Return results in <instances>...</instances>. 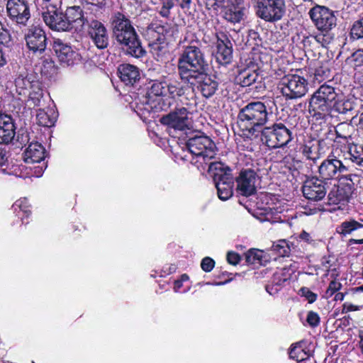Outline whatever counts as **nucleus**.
Here are the masks:
<instances>
[{
  "label": "nucleus",
  "mask_w": 363,
  "mask_h": 363,
  "mask_svg": "<svg viewBox=\"0 0 363 363\" xmlns=\"http://www.w3.org/2000/svg\"><path fill=\"white\" fill-rule=\"evenodd\" d=\"M259 133L262 143L272 149L284 147L292 140L291 131L281 123L265 126Z\"/></svg>",
  "instance_id": "39448f33"
},
{
  "label": "nucleus",
  "mask_w": 363,
  "mask_h": 363,
  "mask_svg": "<svg viewBox=\"0 0 363 363\" xmlns=\"http://www.w3.org/2000/svg\"><path fill=\"white\" fill-rule=\"evenodd\" d=\"M302 192L306 199L311 201H319L327 194V183L320 177H312L305 181Z\"/></svg>",
  "instance_id": "4468645a"
},
{
  "label": "nucleus",
  "mask_w": 363,
  "mask_h": 363,
  "mask_svg": "<svg viewBox=\"0 0 363 363\" xmlns=\"http://www.w3.org/2000/svg\"><path fill=\"white\" fill-rule=\"evenodd\" d=\"M214 182L217 189L218 196L220 200L226 201L233 196L234 184L233 176L230 177L224 176L223 179Z\"/></svg>",
  "instance_id": "a878e982"
},
{
  "label": "nucleus",
  "mask_w": 363,
  "mask_h": 363,
  "mask_svg": "<svg viewBox=\"0 0 363 363\" xmlns=\"http://www.w3.org/2000/svg\"><path fill=\"white\" fill-rule=\"evenodd\" d=\"M45 157V150L39 143H31L23 152V160L27 164L40 163Z\"/></svg>",
  "instance_id": "b1692460"
},
{
  "label": "nucleus",
  "mask_w": 363,
  "mask_h": 363,
  "mask_svg": "<svg viewBox=\"0 0 363 363\" xmlns=\"http://www.w3.org/2000/svg\"><path fill=\"white\" fill-rule=\"evenodd\" d=\"M259 259L260 256L257 251L250 250L245 254V260L250 264H254L257 261H259Z\"/></svg>",
  "instance_id": "603ef678"
},
{
  "label": "nucleus",
  "mask_w": 363,
  "mask_h": 363,
  "mask_svg": "<svg viewBox=\"0 0 363 363\" xmlns=\"http://www.w3.org/2000/svg\"><path fill=\"white\" fill-rule=\"evenodd\" d=\"M207 71L205 70L189 77V80H186L184 82L196 86L203 97L210 98L216 94L219 83L216 80V77L208 74Z\"/></svg>",
  "instance_id": "f8f14e48"
},
{
  "label": "nucleus",
  "mask_w": 363,
  "mask_h": 363,
  "mask_svg": "<svg viewBox=\"0 0 363 363\" xmlns=\"http://www.w3.org/2000/svg\"><path fill=\"white\" fill-rule=\"evenodd\" d=\"M6 10L10 18L21 26H26L30 18V9L25 0H9Z\"/></svg>",
  "instance_id": "dca6fc26"
},
{
  "label": "nucleus",
  "mask_w": 363,
  "mask_h": 363,
  "mask_svg": "<svg viewBox=\"0 0 363 363\" xmlns=\"http://www.w3.org/2000/svg\"><path fill=\"white\" fill-rule=\"evenodd\" d=\"M267 106L261 101L247 104L241 108L238 116V123L242 135L248 138H257L262 127L268 121Z\"/></svg>",
  "instance_id": "f03ea898"
},
{
  "label": "nucleus",
  "mask_w": 363,
  "mask_h": 363,
  "mask_svg": "<svg viewBox=\"0 0 363 363\" xmlns=\"http://www.w3.org/2000/svg\"><path fill=\"white\" fill-rule=\"evenodd\" d=\"M363 225L354 220L344 221L337 228V232L344 236L351 234L354 230L362 228Z\"/></svg>",
  "instance_id": "f704fd0d"
},
{
  "label": "nucleus",
  "mask_w": 363,
  "mask_h": 363,
  "mask_svg": "<svg viewBox=\"0 0 363 363\" xmlns=\"http://www.w3.org/2000/svg\"><path fill=\"white\" fill-rule=\"evenodd\" d=\"M8 161L7 152L5 150L0 147V166H4Z\"/></svg>",
  "instance_id": "0e129e2a"
},
{
  "label": "nucleus",
  "mask_w": 363,
  "mask_h": 363,
  "mask_svg": "<svg viewBox=\"0 0 363 363\" xmlns=\"http://www.w3.org/2000/svg\"><path fill=\"white\" fill-rule=\"evenodd\" d=\"M354 101L342 96L340 91H337V97L335 99L333 111L340 114H346L354 109Z\"/></svg>",
  "instance_id": "cd10ccee"
},
{
  "label": "nucleus",
  "mask_w": 363,
  "mask_h": 363,
  "mask_svg": "<svg viewBox=\"0 0 363 363\" xmlns=\"http://www.w3.org/2000/svg\"><path fill=\"white\" fill-rule=\"evenodd\" d=\"M186 146L192 155L201 158L203 162L214 158L216 155L215 143L201 133L190 137L186 142Z\"/></svg>",
  "instance_id": "0eeeda50"
},
{
  "label": "nucleus",
  "mask_w": 363,
  "mask_h": 363,
  "mask_svg": "<svg viewBox=\"0 0 363 363\" xmlns=\"http://www.w3.org/2000/svg\"><path fill=\"white\" fill-rule=\"evenodd\" d=\"M328 204H337L340 202L346 201L340 187L334 185L328 194Z\"/></svg>",
  "instance_id": "4c0bfd02"
},
{
  "label": "nucleus",
  "mask_w": 363,
  "mask_h": 363,
  "mask_svg": "<svg viewBox=\"0 0 363 363\" xmlns=\"http://www.w3.org/2000/svg\"><path fill=\"white\" fill-rule=\"evenodd\" d=\"M35 174L36 177H40L43 172V166H38L35 167Z\"/></svg>",
  "instance_id": "774afa93"
},
{
  "label": "nucleus",
  "mask_w": 363,
  "mask_h": 363,
  "mask_svg": "<svg viewBox=\"0 0 363 363\" xmlns=\"http://www.w3.org/2000/svg\"><path fill=\"white\" fill-rule=\"evenodd\" d=\"M286 13L285 0H257V16L266 22L280 21Z\"/></svg>",
  "instance_id": "6e6552de"
},
{
  "label": "nucleus",
  "mask_w": 363,
  "mask_h": 363,
  "mask_svg": "<svg viewBox=\"0 0 363 363\" xmlns=\"http://www.w3.org/2000/svg\"><path fill=\"white\" fill-rule=\"evenodd\" d=\"M16 129L13 118L10 115L0 113V143H11L15 137Z\"/></svg>",
  "instance_id": "5701e85b"
},
{
  "label": "nucleus",
  "mask_w": 363,
  "mask_h": 363,
  "mask_svg": "<svg viewBox=\"0 0 363 363\" xmlns=\"http://www.w3.org/2000/svg\"><path fill=\"white\" fill-rule=\"evenodd\" d=\"M4 47L0 46V67L4 65L6 62L3 53Z\"/></svg>",
  "instance_id": "338daca9"
},
{
  "label": "nucleus",
  "mask_w": 363,
  "mask_h": 363,
  "mask_svg": "<svg viewBox=\"0 0 363 363\" xmlns=\"http://www.w3.org/2000/svg\"><path fill=\"white\" fill-rule=\"evenodd\" d=\"M342 288V284L336 280L330 282L324 297L328 298L337 292Z\"/></svg>",
  "instance_id": "c03bdc74"
},
{
  "label": "nucleus",
  "mask_w": 363,
  "mask_h": 363,
  "mask_svg": "<svg viewBox=\"0 0 363 363\" xmlns=\"http://www.w3.org/2000/svg\"><path fill=\"white\" fill-rule=\"evenodd\" d=\"M215 265V262L213 259L209 257H206L201 261V267L202 269L206 272H211Z\"/></svg>",
  "instance_id": "5fc2aeb1"
},
{
  "label": "nucleus",
  "mask_w": 363,
  "mask_h": 363,
  "mask_svg": "<svg viewBox=\"0 0 363 363\" xmlns=\"http://www.w3.org/2000/svg\"><path fill=\"white\" fill-rule=\"evenodd\" d=\"M28 101L31 103L34 106L40 105V99L43 96V89L41 84L39 81H35L33 86L28 91Z\"/></svg>",
  "instance_id": "473e14b6"
},
{
  "label": "nucleus",
  "mask_w": 363,
  "mask_h": 363,
  "mask_svg": "<svg viewBox=\"0 0 363 363\" xmlns=\"http://www.w3.org/2000/svg\"><path fill=\"white\" fill-rule=\"evenodd\" d=\"M303 350L298 345V344L295 345H292L290 352L289 356L291 358L296 359V361H301L304 358L301 354L303 353Z\"/></svg>",
  "instance_id": "3c124183"
},
{
  "label": "nucleus",
  "mask_w": 363,
  "mask_h": 363,
  "mask_svg": "<svg viewBox=\"0 0 363 363\" xmlns=\"http://www.w3.org/2000/svg\"><path fill=\"white\" fill-rule=\"evenodd\" d=\"M89 4L103 9L107 4L108 0H84Z\"/></svg>",
  "instance_id": "680f3d73"
},
{
  "label": "nucleus",
  "mask_w": 363,
  "mask_h": 363,
  "mask_svg": "<svg viewBox=\"0 0 363 363\" xmlns=\"http://www.w3.org/2000/svg\"><path fill=\"white\" fill-rule=\"evenodd\" d=\"M313 38L316 42L321 44L322 46L326 47L332 41L333 37L330 33H327L317 35L313 36Z\"/></svg>",
  "instance_id": "09e8293b"
},
{
  "label": "nucleus",
  "mask_w": 363,
  "mask_h": 363,
  "mask_svg": "<svg viewBox=\"0 0 363 363\" xmlns=\"http://www.w3.org/2000/svg\"><path fill=\"white\" fill-rule=\"evenodd\" d=\"M244 16V8L242 6H228L223 11V18L233 23H240Z\"/></svg>",
  "instance_id": "7c9ffc66"
},
{
  "label": "nucleus",
  "mask_w": 363,
  "mask_h": 363,
  "mask_svg": "<svg viewBox=\"0 0 363 363\" xmlns=\"http://www.w3.org/2000/svg\"><path fill=\"white\" fill-rule=\"evenodd\" d=\"M347 171L346 165L333 155H328L318 167L319 177L323 181L338 179Z\"/></svg>",
  "instance_id": "9d476101"
},
{
  "label": "nucleus",
  "mask_w": 363,
  "mask_h": 363,
  "mask_svg": "<svg viewBox=\"0 0 363 363\" xmlns=\"http://www.w3.org/2000/svg\"><path fill=\"white\" fill-rule=\"evenodd\" d=\"M359 310V307L350 303H345L342 307V313H348Z\"/></svg>",
  "instance_id": "e2e57ef3"
},
{
  "label": "nucleus",
  "mask_w": 363,
  "mask_h": 363,
  "mask_svg": "<svg viewBox=\"0 0 363 363\" xmlns=\"http://www.w3.org/2000/svg\"><path fill=\"white\" fill-rule=\"evenodd\" d=\"M352 60L354 61V66L358 67L363 64V50H358L352 55Z\"/></svg>",
  "instance_id": "052dcab7"
},
{
  "label": "nucleus",
  "mask_w": 363,
  "mask_h": 363,
  "mask_svg": "<svg viewBox=\"0 0 363 363\" xmlns=\"http://www.w3.org/2000/svg\"><path fill=\"white\" fill-rule=\"evenodd\" d=\"M35 81L36 80L33 79V76L31 74L20 73L15 79L16 91L19 95H26Z\"/></svg>",
  "instance_id": "c85d7f7f"
},
{
  "label": "nucleus",
  "mask_w": 363,
  "mask_h": 363,
  "mask_svg": "<svg viewBox=\"0 0 363 363\" xmlns=\"http://www.w3.org/2000/svg\"><path fill=\"white\" fill-rule=\"evenodd\" d=\"M338 89L325 83L311 95L309 112L318 118H325L333 111V106L337 97Z\"/></svg>",
  "instance_id": "20e7f679"
},
{
  "label": "nucleus",
  "mask_w": 363,
  "mask_h": 363,
  "mask_svg": "<svg viewBox=\"0 0 363 363\" xmlns=\"http://www.w3.org/2000/svg\"><path fill=\"white\" fill-rule=\"evenodd\" d=\"M178 73L184 82L189 77L208 69V64L203 49L194 45L184 46L177 61Z\"/></svg>",
  "instance_id": "7ed1b4c3"
},
{
  "label": "nucleus",
  "mask_w": 363,
  "mask_h": 363,
  "mask_svg": "<svg viewBox=\"0 0 363 363\" xmlns=\"http://www.w3.org/2000/svg\"><path fill=\"white\" fill-rule=\"evenodd\" d=\"M217 45H232L228 35L224 32H218L216 33Z\"/></svg>",
  "instance_id": "6e6d98bb"
},
{
  "label": "nucleus",
  "mask_w": 363,
  "mask_h": 363,
  "mask_svg": "<svg viewBox=\"0 0 363 363\" xmlns=\"http://www.w3.org/2000/svg\"><path fill=\"white\" fill-rule=\"evenodd\" d=\"M177 5L180 7V9L184 13H190L191 10L194 9L195 4L193 0H174Z\"/></svg>",
  "instance_id": "49530a36"
},
{
  "label": "nucleus",
  "mask_w": 363,
  "mask_h": 363,
  "mask_svg": "<svg viewBox=\"0 0 363 363\" xmlns=\"http://www.w3.org/2000/svg\"><path fill=\"white\" fill-rule=\"evenodd\" d=\"M10 41V34L6 29L0 27V46L5 47V44Z\"/></svg>",
  "instance_id": "4d7b16f0"
},
{
  "label": "nucleus",
  "mask_w": 363,
  "mask_h": 363,
  "mask_svg": "<svg viewBox=\"0 0 363 363\" xmlns=\"http://www.w3.org/2000/svg\"><path fill=\"white\" fill-rule=\"evenodd\" d=\"M348 155L352 162L358 165H363V145L353 144L350 145Z\"/></svg>",
  "instance_id": "c9c22d12"
},
{
  "label": "nucleus",
  "mask_w": 363,
  "mask_h": 363,
  "mask_svg": "<svg viewBox=\"0 0 363 363\" xmlns=\"http://www.w3.org/2000/svg\"><path fill=\"white\" fill-rule=\"evenodd\" d=\"M88 34L94 45L99 49L106 48L108 45L109 38L105 26L93 17L87 23Z\"/></svg>",
  "instance_id": "6ab92c4d"
},
{
  "label": "nucleus",
  "mask_w": 363,
  "mask_h": 363,
  "mask_svg": "<svg viewBox=\"0 0 363 363\" xmlns=\"http://www.w3.org/2000/svg\"><path fill=\"white\" fill-rule=\"evenodd\" d=\"M227 260L229 264L236 265L240 260V255L234 252H229L227 255Z\"/></svg>",
  "instance_id": "bf43d9fd"
},
{
  "label": "nucleus",
  "mask_w": 363,
  "mask_h": 363,
  "mask_svg": "<svg viewBox=\"0 0 363 363\" xmlns=\"http://www.w3.org/2000/svg\"><path fill=\"white\" fill-rule=\"evenodd\" d=\"M309 15L318 30L328 31L336 26L337 18L334 11L325 6L313 7Z\"/></svg>",
  "instance_id": "9b49d317"
},
{
  "label": "nucleus",
  "mask_w": 363,
  "mask_h": 363,
  "mask_svg": "<svg viewBox=\"0 0 363 363\" xmlns=\"http://www.w3.org/2000/svg\"><path fill=\"white\" fill-rule=\"evenodd\" d=\"M13 208L14 211L19 210V211H22L26 216H28L30 213V210L28 209V201L26 199H21L16 201L13 205Z\"/></svg>",
  "instance_id": "a18cd8bd"
},
{
  "label": "nucleus",
  "mask_w": 363,
  "mask_h": 363,
  "mask_svg": "<svg viewBox=\"0 0 363 363\" xmlns=\"http://www.w3.org/2000/svg\"><path fill=\"white\" fill-rule=\"evenodd\" d=\"M165 81L151 80L147 86L145 103L150 106L151 108L157 111L164 109V104H160L163 96H165Z\"/></svg>",
  "instance_id": "2eb2a0df"
},
{
  "label": "nucleus",
  "mask_w": 363,
  "mask_h": 363,
  "mask_svg": "<svg viewBox=\"0 0 363 363\" xmlns=\"http://www.w3.org/2000/svg\"><path fill=\"white\" fill-rule=\"evenodd\" d=\"M306 321L310 326L316 327L320 323V317L317 313L311 311L308 313Z\"/></svg>",
  "instance_id": "864d4df0"
},
{
  "label": "nucleus",
  "mask_w": 363,
  "mask_h": 363,
  "mask_svg": "<svg viewBox=\"0 0 363 363\" xmlns=\"http://www.w3.org/2000/svg\"><path fill=\"white\" fill-rule=\"evenodd\" d=\"M208 172L213 178L214 182L223 179L224 176L226 177H232L231 169L220 162H211L208 165Z\"/></svg>",
  "instance_id": "c756f323"
},
{
  "label": "nucleus",
  "mask_w": 363,
  "mask_h": 363,
  "mask_svg": "<svg viewBox=\"0 0 363 363\" xmlns=\"http://www.w3.org/2000/svg\"><path fill=\"white\" fill-rule=\"evenodd\" d=\"M65 17L64 13L50 4H47L42 11L45 23L55 31H67L68 23L66 22Z\"/></svg>",
  "instance_id": "ddd939ff"
},
{
  "label": "nucleus",
  "mask_w": 363,
  "mask_h": 363,
  "mask_svg": "<svg viewBox=\"0 0 363 363\" xmlns=\"http://www.w3.org/2000/svg\"><path fill=\"white\" fill-rule=\"evenodd\" d=\"M165 96H169L171 98L182 96L184 94L183 88L179 86L176 83H168L165 81Z\"/></svg>",
  "instance_id": "79ce46f5"
},
{
  "label": "nucleus",
  "mask_w": 363,
  "mask_h": 363,
  "mask_svg": "<svg viewBox=\"0 0 363 363\" xmlns=\"http://www.w3.org/2000/svg\"><path fill=\"white\" fill-rule=\"evenodd\" d=\"M216 57L218 62L220 65L229 64L233 58V45H216Z\"/></svg>",
  "instance_id": "2f4dec72"
},
{
  "label": "nucleus",
  "mask_w": 363,
  "mask_h": 363,
  "mask_svg": "<svg viewBox=\"0 0 363 363\" xmlns=\"http://www.w3.org/2000/svg\"><path fill=\"white\" fill-rule=\"evenodd\" d=\"M65 21L68 23L67 31L75 28H81L84 24H87L92 17L90 14L83 13L79 6H72L67 9L65 13Z\"/></svg>",
  "instance_id": "4be33fe9"
},
{
  "label": "nucleus",
  "mask_w": 363,
  "mask_h": 363,
  "mask_svg": "<svg viewBox=\"0 0 363 363\" xmlns=\"http://www.w3.org/2000/svg\"><path fill=\"white\" fill-rule=\"evenodd\" d=\"M174 6V0H160L157 10L162 17L168 18L171 14V10Z\"/></svg>",
  "instance_id": "a19ab883"
},
{
  "label": "nucleus",
  "mask_w": 363,
  "mask_h": 363,
  "mask_svg": "<svg viewBox=\"0 0 363 363\" xmlns=\"http://www.w3.org/2000/svg\"><path fill=\"white\" fill-rule=\"evenodd\" d=\"M169 25H162L155 22L150 23L146 30V35L150 40V45L154 50L162 51L164 48L165 35L167 33Z\"/></svg>",
  "instance_id": "412c9836"
},
{
  "label": "nucleus",
  "mask_w": 363,
  "mask_h": 363,
  "mask_svg": "<svg viewBox=\"0 0 363 363\" xmlns=\"http://www.w3.org/2000/svg\"><path fill=\"white\" fill-rule=\"evenodd\" d=\"M321 142L318 140L312 139L306 141L301 147L303 155L309 160H312L314 163L320 158Z\"/></svg>",
  "instance_id": "bb28decb"
},
{
  "label": "nucleus",
  "mask_w": 363,
  "mask_h": 363,
  "mask_svg": "<svg viewBox=\"0 0 363 363\" xmlns=\"http://www.w3.org/2000/svg\"><path fill=\"white\" fill-rule=\"evenodd\" d=\"M350 34L351 38L354 40L363 38V13L357 21L354 22Z\"/></svg>",
  "instance_id": "ea45409f"
},
{
  "label": "nucleus",
  "mask_w": 363,
  "mask_h": 363,
  "mask_svg": "<svg viewBox=\"0 0 363 363\" xmlns=\"http://www.w3.org/2000/svg\"><path fill=\"white\" fill-rule=\"evenodd\" d=\"M26 45L33 52L42 53L47 46L45 32L40 26H31L25 34Z\"/></svg>",
  "instance_id": "f3484780"
},
{
  "label": "nucleus",
  "mask_w": 363,
  "mask_h": 363,
  "mask_svg": "<svg viewBox=\"0 0 363 363\" xmlns=\"http://www.w3.org/2000/svg\"><path fill=\"white\" fill-rule=\"evenodd\" d=\"M37 123L39 125L51 127L54 125V121L43 110L40 109L36 115Z\"/></svg>",
  "instance_id": "37998d69"
},
{
  "label": "nucleus",
  "mask_w": 363,
  "mask_h": 363,
  "mask_svg": "<svg viewBox=\"0 0 363 363\" xmlns=\"http://www.w3.org/2000/svg\"><path fill=\"white\" fill-rule=\"evenodd\" d=\"M340 187L342 194L343 195V198H345V201H348L350 197L352 196L353 193V186L352 184L350 183H341L340 185H338Z\"/></svg>",
  "instance_id": "8fccbe9b"
},
{
  "label": "nucleus",
  "mask_w": 363,
  "mask_h": 363,
  "mask_svg": "<svg viewBox=\"0 0 363 363\" xmlns=\"http://www.w3.org/2000/svg\"><path fill=\"white\" fill-rule=\"evenodd\" d=\"M186 106L176 107L169 113L160 118L161 124L175 130L184 131L190 128V109L196 105V101L191 98V101L186 102Z\"/></svg>",
  "instance_id": "423d86ee"
},
{
  "label": "nucleus",
  "mask_w": 363,
  "mask_h": 363,
  "mask_svg": "<svg viewBox=\"0 0 363 363\" xmlns=\"http://www.w3.org/2000/svg\"><path fill=\"white\" fill-rule=\"evenodd\" d=\"M206 6L207 9H210L209 6L213 9V10H217L220 7L224 6L225 0H205Z\"/></svg>",
  "instance_id": "13d9d810"
},
{
  "label": "nucleus",
  "mask_w": 363,
  "mask_h": 363,
  "mask_svg": "<svg viewBox=\"0 0 363 363\" xmlns=\"http://www.w3.org/2000/svg\"><path fill=\"white\" fill-rule=\"evenodd\" d=\"M300 238L302 240H304L306 241V242L308 243H311L313 240L311 239V235H309V233H306V231H303L301 234H300Z\"/></svg>",
  "instance_id": "69168bd1"
},
{
  "label": "nucleus",
  "mask_w": 363,
  "mask_h": 363,
  "mask_svg": "<svg viewBox=\"0 0 363 363\" xmlns=\"http://www.w3.org/2000/svg\"><path fill=\"white\" fill-rule=\"evenodd\" d=\"M279 88L282 95L286 99H297L307 93L308 82L299 75L288 74L281 79Z\"/></svg>",
  "instance_id": "1a4fd4ad"
},
{
  "label": "nucleus",
  "mask_w": 363,
  "mask_h": 363,
  "mask_svg": "<svg viewBox=\"0 0 363 363\" xmlns=\"http://www.w3.org/2000/svg\"><path fill=\"white\" fill-rule=\"evenodd\" d=\"M52 48L60 63L65 66L73 65L80 61L77 51L60 39L53 42Z\"/></svg>",
  "instance_id": "aec40b11"
},
{
  "label": "nucleus",
  "mask_w": 363,
  "mask_h": 363,
  "mask_svg": "<svg viewBox=\"0 0 363 363\" xmlns=\"http://www.w3.org/2000/svg\"><path fill=\"white\" fill-rule=\"evenodd\" d=\"M259 79H262V77L255 70L245 71L240 73L237 78L242 86H250L259 80Z\"/></svg>",
  "instance_id": "72a5a7b5"
},
{
  "label": "nucleus",
  "mask_w": 363,
  "mask_h": 363,
  "mask_svg": "<svg viewBox=\"0 0 363 363\" xmlns=\"http://www.w3.org/2000/svg\"><path fill=\"white\" fill-rule=\"evenodd\" d=\"M272 250L281 257L289 256L291 251L290 246L285 240H280L273 243Z\"/></svg>",
  "instance_id": "58836bf2"
},
{
  "label": "nucleus",
  "mask_w": 363,
  "mask_h": 363,
  "mask_svg": "<svg viewBox=\"0 0 363 363\" xmlns=\"http://www.w3.org/2000/svg\"><path fill=\"white\" fill-rule=\"evenodd\" d=\"M120 78L126 85L134 84L140 79L139 69L136 66L123 64L119 66Z\"/></svg>",
  "instance_id": "393cba45"
},
{
  "label": "nucleus",
  "mask_w": 363,
  "mask_h": 363,
  "mask_svg": "<svg viewBox=\"0 0 363 363\" xmlns=\"http://www.w3.org/2000/svg\"><path fill=\"white\" fill-rule=\"evenodd\" d=\"M299 294L305 297L309 303H313L317 299V294L311 291L308 287H302L299 290Z\"/></svg>",
  "instance_id": "de8ad7c7"
},
{
  "label": "nucleus",
  "mask_w": 363,
  "mask_h": 363,
  "mask_svg": "<svg viewBox=\"0 0 363 363\" xmlns=\"http://www.w3.org/2000/svg\"><path fill=\"white\" fill-rule=\"evenodd\" d=\"M113 38L127 54L140 58L146 54L139 36L128 16L121 12L114 13L111 18Z\"/></svg>",
  "instance_id": "f257e3e1"
},
{
  "label": "nucleus",
  "mask_w": 363,
  "mask_h": 363,
  "mask_svg": "<svg viewBox=\"0 0 363 363\" xmlns=\"http://www.w3.org/2000/svg\"><path fill=\"white\" fill-rule=\"evenodd\" d=\"M257 174L252 169H246L240 171L239 176L236 177L237 191L244 196H250L256 193L255 183Z\"/></svg>",
  "instance_id": "a211bd4d"
},
{
  "label": "nucleus",
  "mask_w": 363,
  "mask_h": 363,
  "mask_svg": "<svg viewBox=\"0 0 363 363\" xmlns=\"http://www.w3.org/2000/svg\"><path fill=\"white\" fill-rule=\"evenodd\" d=\"M353 130V126L345 122L339 123L335 128L336 137L344 140L350 138Z\"/></svg>",
  "instance_id": "e433bc0d"
}]
</instances>
